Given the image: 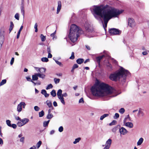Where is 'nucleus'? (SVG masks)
<instances>
[{"label":"nucleus","instance_id":"obj_1","mask_svg":"<svg viewBox=\"0 0 149 149\" xmlns=\"http://www.w3.org/2000/svg\"><path fill=\"white\" fill-rule=\"evenodd\" d=\"M91 91L93 95L96 96H108L113 97L117 95L114 89L104 83L95 84L92 87Z\"/></svg>","mask_w":149,"mask_h":149},{"label":"nucleus","instance_id":"obj_2","mask_svg":"<svg viewBox=\"0 0 149 149\" xmlns=\"http://www.w3.org/2000/svg\"><path fill=\"white\" fill-rule=\"evenodd\" d=\"M118 9L109 6L108 5L104 6H94L93 7L91 11L95 18L98 20H100L101 18H103L102 16L103 15L110 14Z\"/></svg>","mask_w":149,"mask_h":149},{"label":"nucleus","instance_id":"obj_3","mask_svg":"<svg viewBox=\"0 0 149 149\" xmlns=\"http://www.w3.org/2000/svg\"><path fill=\"white\" fill-rule=\"evenodd\" d=\"M129 73L127 70H125L122 67L113 74H111L109 76V78L112 80L117 81L118 80L125 82L126 79V76Z\"/></svg>","mask_w":149,"mask_h":149},{"label":"nucleus","instance_id":"obj_4","mask_svg":"<svg viewBox=\"0 0 149 149\" xmlns=\"http://www.w3.org/2000/svg\"><path fill=\"white\" fill-rule=\"evenodd\" d=\"M83 33V31L81 29L74 24H72L70 26L68 37L71 41L73 43L76 42L79 34Z\"/></svg>","mask_w":149,"mask_h":149},{"label":"nucleus","instance_id":"obj_5","mask_svg":"<svg viewBox=\"0 0 149 149\" xmlns=\"http://www.w3.org/2000/svg\"><path fill=\"white\" fill-rule=\"evenodd\" d=\"M123 12L122 10H119L118 9L117 10L113 12L110 14H107L106 15L102 16L103 18H102L104 22L105 26L106 28L107 27V23L113 17H117L121 13Z\"/></svg>","mask_w":149,"mask_h":149},{"label":"nucleus","instance_id":"obj_6","mask_svg":"<svg viewBox=\"0 0 149 149\" xmlns=\"http://www.w3.org/2000/svg\"><path fill=\"white\" fill-rule=\"evenodd\" d=\"M109 33L112 35H119L121 33L120 31L114 28L109 29Z\"/></svg>","mask_w":149,"mask_h":149},{"label":"nucleus","instance_id":"obj_7","mask_svg":"<svg viewBox=\"0 0 149 149\" xmlns=\"http://www.w3.org/2000/svg\"><path fill=\"white\" fill-rule=\"evenodd\" d=\"M62 91L61 89H59L58 90L57 95L58 98L60 100L61 102L63 104L65 105V103L64 100V98L61 96L62 95Z\"/></svg>","mask_w":149,"mask_h":149},{"label":"nucleus","instance_id":"obj_8","mask_svg":"<svg viewBox=\"0 0 149 149\" xmlns=\"http://www.w3.org/2000/svg\"><path fill=\"white\" fill-rule=\"evenodd\" d=\"M29 119L25 118L20 120V121H19L17 123V125L19 127H21L26 124L29 121Z\"/></svg>","mask_w":149,"mask_h":149},{"label":"nucleus","instance_id":"obj_9","mask_svg":"<svg viewBox=\"0 0 149 149\" xmlns=\"http://www.w3.org/2000/svg\"><path fill=\"white\" fill-rule=\"evenodd\" d=\"M26 104L24 102H21L17 106V110L18 112H20L22 110V107L25 108Z\"/></svg>","mask_w":149,"mask_h":149},{"label":"nucleus","instance_id":"obj_10","mask_svg":"<svg viewBox=\"0 0 149 149\" xmlns=\"http://www.w3.org/2000/svg\"><path fill=\"white\" fill-rule=\"evenodd\" d=\"M128 25L131 27H133L135 25V22L132 18H130L128 19Z\"/></svg>","mask_w":149,"mask_h":149},{"label":"nucleus","instance_id":"obj_11","mask_svg":"<svg viewBox=\"0 0 149 149\" xmlns=\"http://www.w3.org/2000/svg\"><path fill=\"white\" fill-rule=\"evenodd\" d=\"M119 132L120 134L123 135H125L127 132V130L123 127L119 129Z\"/></svg>","mask_w":149,"mask_h":149},{"label":"nucleus","instance_id":"obj_12","mask_svg":"<svg viewBox=\"0 0 149 149\" xmlns=\"http://www.w3.org/2000/svg\"><path fill=\"white\" fill-rule=\"evenodd\" d=\"M58 6L57 9V14H58L61 8V1H58Z\"/></svg>","mask_w":149,"mask_h":149},{"label":"nucleus","instance_id":"obj_13","mask_svg":"<svg viewBox=\"0 0 149 149\" xmlns=\"http://www.w3.org/2000/svg\"><path fill=\"white\" fill-rule=\"evenodd\" d=\"M112 140L111 139H109L106 142L105 146L110 147L112 143Z\"/></svg>","mask_w":149,"mask_h":149},{"label":"nucleus","instance_id":"obj_14","mask_svg":"<svg viewBox=\"0 0 149 149\" xmlns=\"http://www.w3.org/2000/svg\"><path fill=\"white\" fill-rule=\"evenodd\" d=\"M124 124L125 126L130 128H132L133 127V123L131 122H126Z\"/></svg>","mask_w":149,"mask_h":149},{"label":"nucleus","instance_id":"obj_15","mask_svg":"<svg viewBox=\"0 0 149 149\" xmlns=\"http://www.w3.org/2000/svg\"><path fill=\"white\" fill-rule=\"evenodd\" d=\"M38 73H35L32 76V81L37 80L38 79Z\"/></svg>","mask_w":149,"mask_h":149},{"label":"nucleus","instance_id":"obj_16","mask_svg":"<svg viewBox=\"0 0 149 149\" xmlns=\"http://www.w3.org/2000/svg\"><path fill=\"white\" fill-rule=\"evenodd\" d=\"M56 30L53 33H51L50 35V36L52 37L53 40H54L57 38V37L55 35L56 34Z\"/></svg>","mask_w":149,"mask_h":149},{"label":"nucleus","instance_id":"obj_17","mask_svg":"<svg viewBox=\"0 0 149 149\" xmlns=\"http://www.w3.org/2000/svg\"><path fill=\"white\" fill-rule=\"evenodd\" d=\"M143 138H140L139 140L137 142V145L138 146H140L143 143Z\"/></svg>","mask_w":149,"mask_h":149},{"label":"nucleus","instance_id":"obj_18","mask_svg":"<svg viewBox=\"0 0 149 149\" xmlns=\"http://www.w3.org/2000/svg\"><path fill=\"white\" fill-rule=\"evenodd\" d=\"M84 26L86 31L88 32H90L91 30L89 29L90 26L89 24H88L87 23H86Z\"/></svg>","mask_w":149,"mask_h":149},{"label":"nucleus","instance_id":"obj_19","mask_svg":"<svg viewBox=\"0 0 149 149\" xmlns=\"http://www.w3.org/2000/svg\"><path fill=\"white\" fill-rule=\"evenodd\" d=\"M46 103L47 105L49 107H52V109L53 108V107L52 106V103L49 100H47L46 101Z\"/></svg>","mask_w":149,"mask_h":149},{"label":"nucleus","instance_id":"obj_20","mask_svg":"<svg viewBox=\"0 0 149 149\" xmlns=\"http://www.w3.org/2000/svg\"><path fill=\"white\" fill-rule=\"evenodd\" d=\"M84 60L82 58H78L76 61V62L79 64H81L84 62Z\"/></svg>","mask_w":149,"mask_h":149},{"label":"nucleus","instance_id":"obj_21","mask_svg":"<svg viewBox=\"0 0 149 149\" xmlns=\"http://www.w3.org/2000/svg\"><path fill=\"white\" fill-rule=\"evenodd\" d=\"M109 115V114H104L100 116V120H102L108 116Z\"/></svg>","mask_w":149,"mask_h":149},{"label":"nucleus","instance_id":"obj_22","mask_svg":"<svg viewBox=\"0 0 149 149\" xmlns=\"http://www.w3.org/2000/svg\"><path fill=\"white\" fill-rule=\"evenodd\" d=\"M105 56L104 55H102L100 56L97 57L96 58V59L98 63H99L100 61V60L102 58Z\"/></svg>","mask_w":149,"mask_h":149},{"label":"nucleus","instance_id":"obj_23","mask_svg":"<svg viewBox=\"0 0 149 149\" xmlns=\"http://www.w3.org/2000/svg\"><path fill=\"white\" fill-rule=\"evenodd\" d=\"M14 25L13 23V22H10V28L9 29L10 33L11 32V31L13 29V27H14Z\"/></svg>","mask_w":149,"mask_h":149},{"label":"nucleus","instance_id":"obj_24","mask_svg":"<svg viewBox=\"0 0 149 149\" xmlns=\"http://www.w3.org/2000/svg\"><path fill=\"white\" fill-rule=\"evenodd\" d=\"M38 77L42 78V79H44L45 77V75L42 73H38Z\"/></svg>","mask_w":149,"mask_h":149},{"label":"nucleus","instance_id":"obj_25","mask_svg":"<svg viewBox=\"0 0 149 149\" xmlns=\"http://www.w3.org/2000/svg\"><path fill=\"white\" fill-rule=\"evenodd\" d=\"M138 114L142 116H143L144 114L142 110L141 109H139L138 112Z\"/></svg>","mask_w":149,"mask_h":149},{"label":"nucleus","instance_id":"obj_26","mask_svg":"<svg viewBox=\"0 0 149 149\" xmlns=\"http://www.w3.org/2000/svg\"><path fill=\"white\" fill-rule=\"evenodd\" d=\"M51 95L53 97H55L56 95V91L54 90H53L50 93Z\"/></svg>","mask_w":149,"mask_h":149},{"label":"nucleus","instance_id":"obj_27","mask_svg":"<svg viewBox=\"0 0 149 149\" xmlns=\"http://www.w3.org/2000/svg\"><path fill=\"white\" fill-rule=\"evenodd\" d=\"M40 38L42 42H44L46 40L45 36H44L43 34H41L40 35Z\"/></svg>","mask_w":149,"mask_h":149},{"label":"nucleus","instance_id":"obj_28","mask_svg":"<svg viewBox=\"0 0 149 149\" xmlns=\"http://www.w3.org/2000/svg\"><path fill=\"white\" fill-rule=\"evenodd\" d=\"M4 40V36L3 35L0 34V42L3 43Z\"/></svg>","mask_w":149,"mask_h":149},{"label":"nucleus","instance_id":"obj_29","mask_svg":"<svg viewBox=\"0 0 149 149\" xmlns=\"http://www.w3.org/2000/svg\"><path fill=\"white\" fill-rule=\"evenodd\" d=\"M53 117V116L52 113H48L46 118L48 119H50Z\"/></svg>","mask_w":149,"mask_h":149},{"label":"nucleus","instance_id":"obj_30","mask_svg":"<svg viewBox=\"0 0 149 149\" xmlns=\"http://www.w3.org/2000/svg\"><path fill=\"white\" fill-rule=\"evenodd\" d=\"M50 120H48L47 121H45L43 123V126L44 127H46L48 125V124L49 123Z\"/></svg>","mask_w":149,"mask_h":149},{"label":"nucleus","instance_id":"obj_31","mask_svg":"<svg viewBox=\"0 0 149 149\" xmlns=\"http://www.w3.org/2000/svg\"><path fill=\"white\" fill-rule=\"evenodd\" d=\"M81 140L80 138H78L75 139V141L73 142V143L74 144H75L79 142Z\"/></svg>","mask_w":149,"mask_h":149},{"label":"nucleus","instance_id":"obj_32","mask_svg":"<svg viewBox=\"0 0 149 149\" xmlns=\"http://www.w3.org/2000/svg\"><path fill=\"white\" fill-rule=\"evenodd\" d=\"M46 70V69L45 68H41V72H40V73L42 74L44 73H45Z\"/></svg>","mask_w":149,"mask_h":149},{"label":"nucleus","instance_id":"obj_33","mask_svg":"<svg viewBox=\"0 0 149 149\" xmlns=\"http://www.w3.org/2000/svg\"><path fill=\"white\" fill-rule=\"evenodd\" d=\"M41 60L43 62H47L49 60L46 57H43L41 58Z\"/></svg>","mask_w":149,"mask_h":149},{"label":"nucleus","instance_id":"obj_34","mask_svg":"<svg viewBox=\"0 0 149 149\" xmlns=\"http://www.w3.org/2000/svg\"><path fill=\"white\" fill-rule=\"evenodd\" d=\"M44 115V111L42 110L39 113V117H42Z\"/></svg>","mask_w":149,"mask_h":149},{"label":"nucleus","instance_id":"obj_35","mask_svg":"<svg viewBox=\"0 0 149 149\" xmlns=\"http://www.w3.org/2000/svg\"><path fill=\"white\" fill-rule=\"evenodd\" d=\"M42 144V142L41 141H39L36 144V148L38 149L40 147Z\"/></svg>","mask_w":149,"mask_h":149},{"label":"nucleus","instance_id":"obj_36","mask_svg":"<svg viewBox=\"0 0 149 149\" xmlns=\"http://www.w3.org/2000/svg\"><path fill=\"white\" fill-rule=\"evenodd\" d=\"M24 6H22L21 7V12L22 13V15L24 16Z\"/></svg>","mask_w":149,"mask_h":149},{"label":"nucleus","instance_id":"obj_37","mask_svg":"<svg viewBox=\"0 0 149 149\" xmlns=\"http://www.w3.org/2000/svg\"><path fill=\"white\" fill-rule=\"evenodd\" d=\"M54 81L56 84L58 83L60 81V79H57L55 78L54 79Z\"/></svg>","mask_w":149,"mask_h":149},{"label":"nucleus","instance_id":"obj_38","mask_svg":"<svg viewBox=\"0 0 149 149\" xmlns=\"http://www.w3.org/2000/svg\"><path fill=\"white\" fill-rule=\"evenodd\" d=\"M6 79H3L1 81L0 83V86H2L3 85L6 83Z\"/></svg>","mask_w":149,"mask_h":149},{"label":"nucleus","instance_id":"obj_39","mask_svg":"<svg viewBox=\"0 0 149 149\" xmlns=\"http://www.w3.org/2000/svg\"><path fill=\"white\" fill-rule=\"evenodd\" d=\"M118 129V126H116L113 128L112 130V131L114 133H115L116 131Z\"/></svg>","mask_w":149,"mask_h":149},{"label":"nucleus","instance_id":"obj_40","mask_svg":"<svg viewBox=\"0 0 149 149\" xmlns=\"http://www.w3.org/2000/svg\"><path fill=\"white\" fill-rule=\"evenodd\" d=\"M11 121L9 120H6V123L7 125L9 127H10L11 126Z\"/></svg>","mask_w":149,"mask_h":149},{"label":"nucleus","instance_id":"obj_41","mask_svg":"<svg viewBox=\"0 0 149 149\" xmlns=\"http://www.w3.org/2000/svg\"><path fill=\"white\" fill-rule=\"evenodd\" d=\"M38 24L37 23H36L34 25V28L35 29V32H37L38 31Z\"/></svg>","mask_w":149,"mask_h":149},{"label":"nucleus","instance_id":"obj_42","mask_svg":"<svg viewBox=\"0 0 149 149\" xmlns=\"http://www.w3.org/2000/svg\"><path fill=\"white\" fill-rule=\"evenodd\" d=\"M15 18L17 20H19V15L18 13H16L15 15Z\"/></svg>","mask_w":149,"mask_h":149},{"label":"nucleus","instance_id":"obj_43","mask_svg":"<svg viewBox=\"0 0 149 149\" xmlns=\"http://www.w3.org/2000/svg\"><path fill=\"white\" fill-rule=\"evenodd\" d=\"M53 88V86L51 84H50L48 85L47 86L46 88V90H48L49 89L52 88Z\"/></svg>","mask_w":149,"mask_h":149},{"label":"nucleus","instance_id":"obj_44","mask_svg":"<svg viewBox=\"0 0 149 149\" xmlns=\"http://www.w3.org/2000/svg\"><path fill=\"white\" fill-rule=\"evenodd\" d=\"M54 61H55L56 63L58 65H59L60 66H63V64H62V63L59 61H57V60H54Z\"/></svg>","mask_w":149,"mask_h":149},{"label":"nucleus","instance_id":"obj_45","mask_svg":"<svg viewBox=\"0 0 149 149\" xmlns=\"http://www.w3.org/2000/svg\"><path fill=\"white\" fill-rule=\"evenodd\" d=\"M125 111L124 109L123 108H121L120 109L119 112L121 114H123L124 113Z\"/></svg>","mask_w":149,"mask_h":149},{"label":"nucleus","instance_id":"obj_46","mask_svg":"<svg viewBox=\"0 0 149 149\" xmlns=\"http://www.w3.org/2000/svg\"><path fill=\"white\" fill-rule=\"evenodd\" d=\"M119 116V115L118 113H116L115 114V116H114V118L115 119H116L118 118Z\"/></svg>","mask_w":149,"mask_h":149},{"label":"nucleus","instance_id":"obj_47","mask_svg":"<svg viewBox=\"0 0 149 149\" xmlns=\"http://www.w3.org/2000/svg\"><path fill=\"white\" fill-rule=\"evenodd\" d=\"M74 58V53L72 52L71 54V56L70 57V58L71 59H73Z\"/></svg>","mask_w":149,"mask_h":149},{"label":"nucleus","instance_id":"obj_48","mask_svg":"<svg viewBox=\"0 0 149 149\" xmlns=\"http://www.w3.org/2000/svg\"><path fill=\"white\" fill-rule=\"evenodd\" d=\"M63 130V128L62 126H60L58 128V131L60 132H62Z\"/></svg>","mask_w":149,"mask_h":149},{"label":"nucleus","instance_id":"obj_49","mask_svg":"<svg viewBox=\"0 0 149 149\" xmlns=\"http://www.w3.org/2000/svg\"><path fill=\"white\" fill-rule=\"evenodd\" d=\"M34 109L36 111H38L40 109V108L37 106H35L34 107Z\"/></svg>","mask_w":149,"mask_h":149},{"label":"nucleus","instance_id":"obj_50","mask_svg":"<svg viewBox=\"0 0 149 149\" xmlns=\"http://www.w3.org/2000/svg\"><path fill=\"white\" fill-rule=\"evenodd\" d=\"M10 127H12L14 129H15L17 127V125L15 124H13L11 125V126Z\"/></svg>","mask_w":149,"mask_h":149},{"label":"nucleus","instance_id":"obj_51","mask_svg":"<svg viewBox=\"0 0 149 149\" xmlns=\"http://www.w3.org/2000/svg\"><path fill=\"white\" fill-rule=\"evenodd\" d=\"M78 65L77 64H75L73 65L72 69H74L75 68H78Z\"/></svg>","mask_w":149,"mask_h":149},{"label":"nucleus","instance_id":"obj_52","mask_svg":"<svg viewBox=\"0 0 149 149\" xmlns=\"http://www.w3.org/2000/svg\"><path fill=\"white\" fill-rule=\"evenodd\" d=\"M14 58L13 57L12 58L10 62V64L11 65H12L14 63Z\"/></svg>","mask_w":149,"mask_h":149},{"label":"nucleus","instance_id":"obj_53","mask_svg":"<svg viewBox=\"0 0 149 149\" xmlns=\"http://www.w3.org/2000/svg\"><path fill=\"white\" fill-rule=\"evenodd\" d=\"M116 123V120H113V121H112V122H111V123H110L109 124V125H113L115 124Z\"/></svg>","mask_w":149,"mask_h":149},{"label":"nucleus","instance_id":"obj_54","mask_svg":"<svg viewBox=\"0 0 149 149\" xmlns=\"http://www.w3.org/2000/svg\"><path fill=\"white\" fill-rule=\"evenodd\" d=\"M26 78L27 80L29 81H30L31 82L32 81V79H31V78L29 77H26Z\"/></svg>","mask_w":149,"mask_h":149},{"label":"nucleus","instance_id":"obj_55","mask_svg":"<svg viewBox=\"0 0 149 149\" xmlns=\"http://www.w3.org/2000/svg\"><path fill=\"white\" fill-rule=\"evenodd\" d=\"M61 96L63 97H66L68 96V94L67 93H64L62 94Z\"/></svg>","mask_w":149,"mask_h":149},{"label":"nucleus","instance_id":"obj_56","mask_svg":"<svg viewBox=\"0 0 149 149\" xmlns=\"http://www.w3.org/2000/svg\"><path fill=\"white\" fill-rule=\"evenodd\" d=\"M46 91L45 90L43 89L41 91V93L43 95H44L46 93Z\"/></svg>","mask_w":149,"mask_h":149},{"label":"nucleus","instance_id":"obj_57","mask_svg":"<svg viewBox=\"0 0 149 149\" xmlns=\"http://www.w3.org/2000/svg\"><path fill=\"white\" fill-rule=\"evenodd\" d=\"M79 103H83L84 102V101L83 98H81L79 100Z\"/></svg>","mask_w":149,"mask_h":149},{"label":"nucleus","instance_id":"obj_58","mask_svg":"<svg viewBox=\"0 0 149 149\" xmlns=\"http://www.w3.org/2000/svg\"><path fill=\"white\" fill-rule=\"evenodd\" d=\"M24 137H22L20 138V141L24 143Z\"/></svg>","mask_w":149,"mask_h":149},{"label":"nucleus","instance_id":"obj_59","mask_svg":"<svg viewBox=\"0 0 149 149\" xmlns=\"http://www.w3.org/2000/svg\"><path fill=\"white\" fill-rule=\"evenodd\" d=\"M3 144V141L2 139L0 138V145H2Z\"/></svg>","mask_w":149,"mask_h":149},{"label":"nucleus","instance_id":"obj_60","mask_svg":"<svg viewBox=\"0 0 149 149\" xmlns=\"http://www.w3.org/2000/svg\"><path fill=\"white\" fill-rule=\"evenodd\" d=\"M47 52L48 53H51V49L50 47H48L47 48Z\"/></svg>","mask_w":149,"mask_h":149},{"label":"nucleus","instance_id":"obj_61","mask_svg":"<svg viewBox=\"0 0 149 149\" xmlns=\"http://www.w3.org/2000/svg\"><path fill=\"white\" fill-rule=\"evenodd\" d=\"M23 26H21L20 29H19V30L18 32H19L20 33H21V31L22 30V29L23 28Z\"/></svg>","mask_w":149,"mask_h":149},{"label":"nucleus","instance_id":"obj_62","mask_svg":"<svg viewBox=\"0 0 149 149\" xmlns=\"http://www.w3.org/2000/svg\"><path fill=\"white\" fill-rule=\"evenodd\" d=\"M50 53H48V58H51L52 57V55Z\"/></svg>","mask_w":149,"mask_h":149},{"label":"nucleus","instance_id":"obj_63","mask_svg":"<svg viewBox=\"0 0 149 149\" xmlns=\"http://www.w3.org/2000/svg\"><path fill=\"white\" fill-rule=\"evenodd\" d=\"M53 105H54V106L55 107H57V103L56 101L54 102Z\"/></svg>","mask_w":149,"mask_h":149},{"label":"nucleus","instance_id":"obj_64","mask_svg":"<svg viewBox=\"0 0 149 149\" xmlns=\"http://www.w3.org/2000/svg\"><path fill=\"white\" fill-rule=\"evenodd\" d=\"M29 149H36V147L35 146H33L32 147H31Z\"/></svg>","mask_w":149,"mask_h":149}]
</instances>
